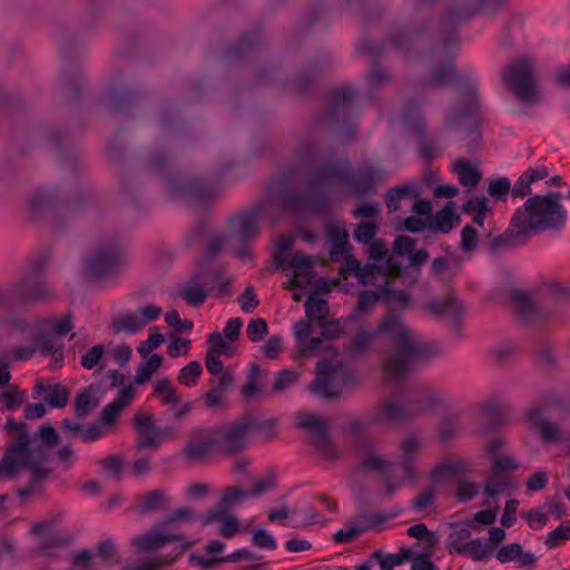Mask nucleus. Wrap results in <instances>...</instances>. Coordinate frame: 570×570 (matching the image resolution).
Returning a JSON list of instances; mask_svg holds the SVG:
<instances>
[{
    "label": "nucleus",
    "mask_w": 570,
    "mask_h": 570,
    "mask_svg": "<svg viewBox=\"0 0 570 570\" xmlns=\"http://www.w3.org/2000/svg\"><path fill=\"white\" fill-rule=\"evenodd\" d=\"M383 179V170L370 165L354 170L348 160L323 164L307 176V191L286 189L277 197V203L289 214L322 215L328 210L327 188L334 180L342 183L353 195L364 197L375 195Z\"/></svg>",
    "instance_id": "obj_1"
},
{
    "label": "nucleus",
    "mask_w": 570,
    "mask_h": 570,
    "mask_svg": "<svg viewBox=\"0 0 570 570\" xmlns=\"http://www.w3.org/2000/svg\"><path fill=\"white\" fill-rule=\"evenodd\" d=\"M380 334L391 335L396 348L395 353L387 355L383 361V371L390 379H404L419 364L440 353L435 344L417 341L396 313L386 314L373 332L358 330L345 344V351L352 356H361L370 351L372 342Z\"/></svg>",
    "instance_id": "obj_2"
},
{
    "label": "nucleus",
    "mask_w": 570,
    "mask_h": 570,
    "mask_svg": "<svg viewBox=\"0 0 570 570\" xmlns=\"http://www.w3.org/2000/svg\"><path fill=\"white\" fill-rule=\"evenodd\" d=\"M454 83L464 90L468 100L463 106L453 108L446 114L445 125L464 129L465 136L471 137L468 151L472 153L481 141L482 117L478 80L473 73H459L453 62L436 66L424 80V87L428 88H442Z\"/></svg>",
    "instance_id": "obj_3"
},
{
    "label": "nucleus",
    "mask_w": 570,
    "mask_h": 570,
    "mask_svg": "<svg viewBox=\"0 0 570 570\" xmlns=\"http://www.w3.org/2000/svg\"><path fill=\"white\" fill-rule=\"evenodd\" d=\"M174 160L165 138L158 139L146 154L141 170L146 175L167 176L168 191L174 196H180L200 206L206 205L216 196V185L203 178H191L177 181L168 175Z\"/></svg>",
    "instance_id": "obj_4"
},
{
    "label": "nucleus",
    "mask_w": 570,
    "mask_h": 570,
    "mask_svg": "<svg viewBox=\"0 0 570 570\" xmlns=\"http://www.w3.org/2000/svg\"><path fill=\"white\" fill-rule=\"evenodd\" d=\"M88 193L79 189L72 196L60 197L58 187L36 189L29 198V212L33 219H48L55 229H60L65 222L78 217L85 209Z\"/></svg>",
    "instance_id": "obj_5"
},
{
    "label": "nucleus",
    "mask_w": 570,
    "mask_h": 570,
    "mask_svg": "<svg viewBox=\"0 0 570 570\" xmlns=\"http://www.w3.org/2000/svg\"><path fill=\"white\" fill-rule=\"evenodd\" d=\"M561 198L558 191L531 196L515 209V220H520L530 235L544 230L560 232L568 219Z\"/></svg>",
    "instance_id": "obj_6"
},
{
    "label": "nucleus",
    "mask_w": 570,
    "mask_h": 570,
    "mask_svg": "<svg viewBox=\"0 0 570 570\" xmlns=\"http://www.w3.org/2000/svg\"><path fill=\"white\" fill-rule=\"evenodd\" d=\"M508 0H451L440 20L444 32L442 49L448 52L453 45L459 43V26L472 17L484 13L495 16L507 4Z\"/></svg>",
    "instance_id": "obj_7"
},
{
    "label": "nucleus",
    "mask_w": 570,
    "mask_h": 570,
    "mask_svg": "<svg viewBox=\"0 0 570 570\" xmlns=\"http://www.w3.org/2000/svg\"><path fill=\"white\" fill-rule=\"evenodd\" d=\"M48 255L41 254L29 265L19 282L1 293V303L12 306L16 303L49 301L55 293L45 279Z\"/></svg>",
    "instance_id": "obj_8"
},
{
    "label": "nucleus",
    "mask_w": 570,
    "mask_h": 570,
    "mask_svg": "<svg viewBox=\"0 0 570 570\" xmlns=\"http://www.w3.org/2000/svg\"><path fill=\"white\" fill-rule=\"evenodd\" d=\"M357 96L358 91L353 86L335 88L328 98L325 111L320 117V121L327 126L341 128L345 141L356 137L357 127L353 121V115Z\"/></svg>",
    "instance_id": "obj_9"
},
{
    "label": "nucleus",
    "mask_w": 570,
    "mask_h": 570,
    "mask_svg": "<svg viewBox=\"0 0 570 570\" xmlns=\"http://www.w3.org/2000/svg\"><path fill=\"white\" fill-rule=\"evenodd\" d=\"M416 17L424 19L420 23L411 24L409 27H396L391 32L387 42L391 46L406 55L416 50L421 46L431 42L430 23L432 20V10L439 0H411Z\"/></svg>",
    "instance_id": "obj_10"
},
{
    "label": "nucleus",
    "mask_w": 570,
    "mask_h": 570,
    "mask_svg": "<svg viewBox=\"0 0 570 570\" xmlns=\"http://www.w3.org/2000/svg\"><path fill=\"white\" fill-rule=\"evenodd\" d=\"M126 263L125 244L118 236L100 240L87 257L86 268L95 279H104L120 272Z\"/></svg>",
    "instance_id": "obj_11"
},
{
    "label": "nucleus",
    "mask_w": 570,
    "mask_h": 570,
    "mask_svg": "<svg viewBox=\"0 0 570 570\" xmlns=\"http://www.w3.org/2000/svg\"><path fill=\"white\" fill-rule=\"evenodd\" d=\"M435 405L433 400L404 399L401 403L382 402L368 411V422L376 425H400L413 417L430 412Z\"/></svg>",
    "instance_id": "obj_12"
},
{
    "label": "nucleus",
    "mask_w": 570,
    "mask_h": 570,
    "mask_svg": "<svg viewBox=\"0 0 570 570\" xmlns=\"http://www.w3.org/2000/svg\"><path fill=\"white\" fill-rule=\"evenodd\" d=\"M501 79L507 89L522 104L535 105L539 92L530 59H518L501 71Z\"/></svg>",
    "instance_id": "obj_13"
},
{
    "label": "nucleus",
    "mask_w": 570,
    "mask_h": 570,
    "mask_svg": "<svg viewBox=\"0 0 570 570\" xmlns=\"http://www.w3.org/2000/svg\"><path fill=\"white\" fill-rule=\"evenodd\" d=\"M276 422V419L257 422L253 414L246 413L240 420L226 428L220 435H217L218 452L224 454H236L243 451L246 446V438L255 425H258L259 429L268 428L273 430Z\"/></svg>",
    "instance_id": "obj_14"
},
{
    "label": "nucleus",
    "mask_w": 570,
    "mask_h": 570,
    "mask_svg": "<svg viewBox=\"0 0 570 570\" xmlns=\"http://www.w3.org/2000/svg\"><path fill=\"white\" fill-rule=\"evenodd\" d=\"M296 426L309 431V444L327 461H336L338 451L331 440L328 423L315 415L301 413Z\"/></svg>",
    "instance_id": "obj_15"
},
{
    "label": "nucleus",
    "mask_w": 570,
    "mask_h": 570,
    "mask_svg": "<svg viewBox=\"0 0 570 570\" xmlns=\"http://www.w3.org/2000/svg\"><path fill=\"white\" fill-rule=\"evenodd\" d=\"M132 426L138 433L137 449H156L164 439L175 435V428L171 425L156 426L151 413H138L132 419Z\"/></svg>",
    "instance_id": "obj_16"
},
{
    "label": "nucleus",
    "mask_w": 570,
    "mask_h": 570,
    "mask_svg": "<svg viewBox=\"0 0 570 570\" xmlns=\"http://www.w3.org/2000/svg\"><path fill=\"white\" fill-rule=\"evenodd\" d=\"M265 212V204L258 203L252 209L229 217L228 227L240 243L255 240L261 234L259 216Z\"/></svg>",
    "instance_id": "obj_17"
},
{
    "label": "nucleus",
    "mask_w": 570,
    "mask_h": 570,
    "mask_svg": "<svg viewBox=\"0 0 570 570\" xmlns=\"http://www.w3.org/2000/svg\"><path fill=\"white\" fill-rule=\"evenodd\" d=\"M531 238L530 233L520 220H515L513 214L509 227L500 235L491 238L488 253L491 256H497L502 253L514 250L518 247L525 245Z\"/></svg>",
    "instance_id": "obj_18"
},
{
    "label": "nucleus",
    "mask_w": 570,
    "mask_h": 570,
    "mask_svg": "<svg viewBox=\"0 0 570 570\" xmlns=\"http://www.w3.org/2000/svg\"><path fill=\"white\" fill-rule=\"evenodd\" d=\"M423 101L419 105L409 102L403 111V119L406 126L411 127L419 139L420 154L423 159L432 160L436 157L433 139L426 137L424 116L421 110Z\"/></svg>",
    "instance_id": "obj_19"
},
{
    "label": "nucleus",
    "mask_w": 570,
    "mask_h": 570,
    "mask_svg": "<svg viewBox=\"0 0 570 570\" xmlns=\"http://www.w3.org/2000/svg\"><path fill=\"white\" fill-rule=\"evenodd\" d=\"M424 311L439 320H448L452 330L459 331V322L463 313V304L453 292H448L443 298H432L424 304Z\"/></svg>",
    "instance_id": "obj_20"
},
{
    "label": "nucleus",
    "mask_w": 570,
    "mask_h": 570,
    "mask_svg": "<svg viewBox=\"0 0 570 570\" xmlns=\"http://www.w3.org/2000/svg\"><path fill=\"white\" fill-rule=\"evenodd\" d=\"M335 365L330 361H320L316 365V377L308 384V391L324 400H335L342 394L340 386L334 384Z\"/></svg>",
    "instance_id": "obj_21"
},
{
    "label": "nucleus",
    "mask_w": 570,
    "mask_h": 570,
    "mask_svg": "<svg viewBox=\"0 0 570 570\" xmlns=\"http://www.w3.org/2000/svg\"><path fill=\"white\" fill-rule=\"evenodd\" d=\"M384 48V41H375L371 39H362L356 48L360 53L366 55L372 59L373 66L367 75V83L372 90L390 81L389 72L379 63V59L382 56Z\"/></svg>",
    "instance_id": "obj_22"
},
{
    "label": "nucleus",
    "mask_w": 570,
    "mask_h": 570,
    "mask_svg": "<svg viewBox=\"0 0 570 570\" xmlns=\"http://www.w3.org/2000/svg\"><path fill=\"white\" fill-rule=\"evenodd\" d=\"M193 279L198 281L209 294L216 298L229 296L232 294V278H224L223 272L218 267L209 266L206 263L198 262V269L193 274Z\"/></svg>",
    "instance_id": "obj_23"
},
{
    "label": "nucleus",
    "mask_w": 570,
    "mask_h": 570,
    "mask_svg": "<svg viewBox=\"0 0 570 570\" xmlns=\"http://www.w3.org/2000/svg\"><path fill=\"white\" fill-rule=\"evenodd\" d=\"M214 452H218L217 434L207 429L194 430L191 440L183 449V455L188 461L204 460Z\"/></svg>",
    "instance_id": "obj_24"
},
{
    "label": "nucleus",
    "mask_w": 570,
    "mask_h": 570,
    "mask_svg": "<svg viewBox=\"0 0 570 570\" xmlns=\"http://www.w3.org/2000/svg\"><path fill=\"white\" fill-rule=\"evenodd\" d=\"M332 66L331 56L326 51L320 52L314 59L308 60L296 73L293 85L298 92H307L314 85L315 80L324 70Z\"/></svg>",
    "instance_id": "obj_25"
},
{
    "label": "nucleus",
    "mask_w": 570,
    "mask_h": 570,
    "mask_svg": "<svg viewBox=\"0 0 570 570\" xmlns=\"http://www.w3.org/2000/svg\"><path fill=\"white\" fill-rule=\"evenodd\" d=\"M29 443L30 441H24V438H18L7 448L0 459V478L13 474L19 465L29 464V459L32 456Z\"/></svg>",
    "instance_id": "obj_26"
},
{
    "label": "nucleus",
    "mask_w": 570,
    "mask_h": 570,
    "mask_svg": "<svg viewBox=\"0 0 570 570\" xmlns=\"http://www.w3.org/2000/svg\"><path fill=\"white\" fill-rule=\"evenodd\" d=\"M261 30L254 27L245 31L237 41L228 45L224 51L227 62H237L250 56L261 46Z\"/></svg>",
    "instance_id": "obj_27"
},
{
    "label": "nucleus",
    "mask_w": 570,
    "mask_h": 570,
    "mask_svg": "<svg viewBox=\"0 0 570 570\" xmlns=\"http://www.w3.org/2000/svg\"><path fill=\"white\" fill-rule=\"evenodd\" d=\"M397 512L386 515L382 512H375L370 514H361L357 520L361 522L360 527L352 525L347 529H340L333 535L335 543L343 544L352 542L363 532L370 531L380 524L384 523L389 518L396 517Z\"/></svg>",
    "instance_id": "obj_28"
},
{
    "label": "nucleus",
    "mask_w": 570,
    "mask_h": 570,
    "mask_svg": "<svg viewBox=\"0 0 570 570\" xmlns=\"http://www.w3.org/2000/svg\"><path fill=\"white\" fill-rule=\"evenodd\" d=\"M59 50L63 60L62 79L70 89L71 98L76 99L82 91L83 81L78 75H71L68 63L78 53L79 42L73 37H66L61 40Z\"/></svg>",
    "instance_id": "obj_29"
},
{
    "label": "nucleus",
    "mask_w": 570,
    "mask_h": 570,
    "mask_svg": "<svg viewBox=\"0 0 570 570\" xmlns=\"http://www.w3.org/2000/svg\"><path fill=\"white\" fill-rule=\"evenodd\" d=\"M140 96L125 83H111L108 89L110 111L114 114H127L138 102Z\"/></svg>",
    "instance_id": "obj_30"
},
{
    "label": "nucleus",
    "mask_w": 570,
    "mask_h": 570,
    "mask_svg": "<svg viewBox=\"0 0 570 570\" xmlns=\"http://www.w3.org/2000/svg\"><path fill=\"white\" fill-rule=\"evenodd\" d=\"M199 522L203 527L219 522L218 533L225 538H233L240 530L239 519L230 512L207 510L199 515Z\"/></svg>",
    "instance_id": "obj_31"
},
{
    "label": "nucleus",
    "mask_w": 570,
    "mask_h": 570,
    "mask_svg": "<svg viewBox=\"0 0 570 570\" xmlns=\"http://www.w3.org/2000/svg\"><path fill=\"white\" fill-rule=\"evenodd\" d=\"M421 195V186L419 184L404 183L390 188L384 195V204L389 213L400 210L401 202L404 199H416Z\"/></svg>",
    "instance_id": "obj_32"
},
{
    "label": "nucleus",
    "mask_w": 570,
    "mask_h": 570,
    "mask_svg": "<svg viewBox=\"0 0 570 570\" xmlns=\"http://www.w3.org/2000/svg\"><path fill=\"white\" fill-rule=\"evenodd\" d=\"M460 222V215L455 213V203L448 202L428 222V228L432 233L449 234L454 225Z\"/></svg>",
    "instance_id": "obj_33"
},
{
    "label": "nucleus",
    "mask_w": 570,
    "mask_h": 570,
    "mask_svg": "<svg viewBox=\"0 0 570 570\" xmlns=\"http://www.w3.org/2000/svg\"><path fill=\"white\" fill-rule=\"evenodd\" d=\"M38 346L42 355H50L51 363L49 367L51 370H58L63 365V342L52 333H39L38 334Z\"/></svg>",
    "instance_id": "obj_34"
},
{
    "label": "nucleus",
    "mask_w": 570,
    "mask_h": 570,
    "mask_svg": "<svg viewBox=\"0 0 570 570\" xmlns=\"http://www.w3.org/2000/svg\"><path fill=\"white\" fill-rule=\"evenodd\" d=\"M37 394H43V400L51 409H63L68 403L69 392L68 389L60 384H45L37 383L33 387Z\"/></svg>",
    "instance_id": "obj_35"
},
{
    "label": "nucleus",
    "mask_w": 570,
    "mask_h": 570,
    "mask_svg": "<svg viewBox=\"0 0 570 570\" xmlns=\"http://www.w3.org/2000/svg\"><path fill=\"white\" fill-rule=\"evenodd\" d=\"M184 540L185 538L183 534L159 531L136 538L134 540V544L141 551L149 552L163 547L167 542H179L180 546L186 542ZM176 547H178V544Z\"/></svg>",
    "instance_id": "obj_36"
},
{
    "label": "nucleus",
    "mask_w": 570,
    "mask_h": 570,
    "mask_svg": "<svg viewBox=\"0 0 570 570\" xmlns=\"http://www.w3.org/2000/svg\"><path fill=\"white\" fill-rule=\"evenodd\" d=\"M191 547L190 542L181 543L178 547H175L171 554L169 556H158L155 558H150L145 560L140 564H130L122 567L120 570H158L159 568L167 567L173 564L176 559L183 554L184 551L188 550Z\"/></svg>",
    "instance_id": "obj_37"
},
{
    "label": "nucleus",
    "mask_w": 570,
    "mask_h": 570,
    "mask_svg": "<svg viewBox=\"0 0 570 570\" xmlns=\"http://www.w3.org/2000/svg\"><path fill=\"white\" fill-rule=\"evenodd\" d=\"M471 472L470 463L466 460H456L451 462L439 463L431 472V481L433 483H442L451 476H465Z\"/></svg>",
    "instance_id": "obj_38"
},
{
    "label": "nucleus",
    "mask_w": 570,
    "mask_h": 570,
    "mask_svg": "<svg viewBox=\"0 0 570 570\" xmlns=\"http://www.w3.org/2000/svg\"><path fill=\"white\" fill-rule=\"evenodd\" d=\"M249 499V491L239 487H228L224 489L216 507L213 511L230 512Z\"/></svg>",
    "instance_id": "obj_39"
},
{
    "label": "nucleus",
    "mask_w": 570,
    "mask_h": 570,
    "mask_svg": "<svg viewBox=\"0 0 570 570\" xmlns=\"http://www.w3.org/2000/svg\"><path fill=\"white\" fill-rule=\"evenodd\" d=\"M456 552L468 556L473 561H489L492 557V548L484 542L483 538L472 539L456 548Z\"/></svg>",
    "instance_id": "obj_40"
},
{
    "label": "nucleus",
    "mask_w": 570,
    "mask_h": 570,
    "mask_svg": "<svg viewBox=\"0 0 570 570\" xmlns=\"http://www.w3.org/2000/svg\"><path fill=\"white\" fill-rule=\"evenodd\" d=\"M209 295V291L205 289L198 281L193 279V275L180 292V297L187 305L196 308L200 307Z\"/></svg>",
    "instance_id": "obj_41"
},
{
    "label": "nucleus",
    "mask_w": 570,
    "mask_h": 570,
    "mask_svg": "<svg viewBox=\"0 0 570 570\" xmlns=\"http://www.w3.org/2000/svg\"><path fill=\"white\" fill-rule=\"evenodd\" d=\"M454 170L462 186L473 188L482 179L481 171L473 167L466 158H459L454 164Z\"/></svg>",
    "instance_id": "obj_42"
},
{
    "label": "nucleus",
    "mask_w": 570,
    "mask_h": 570,
    "mask_svg": "<svg viewBox=\"0 0 570 570\" xmlns=\"http://www.w3.org/2000/svg\"><path fill=\"white\" fill-rule=\"evenodd\" d=\"M165 500V492L158 489L140 494L137 497V511L141 515L149 514L161 509Z\"/></svg>",
    "instance_id": "obj_43"
},
{
    "label": "nucleus",
    "mask_w": 570,
    "mask_h": 570,
    "mask_svg": "<svg viewBox=\"0 0 570 570\" xmlns=\"http://www.w3.org/2000/svg\"><path fill=\"white\" fill-rule=\"evenodd\" d=\"M372 559L379 561L381 570H393L395 567L402 564L406 560L413 559L411 549H401L399 553H383L381 550H376L372 556Z\"/></svg>",
    "instance_id": "obj_44"
},
{
    "label": "nucleus",
    "mask_w": 570,
    "mask_h": 570,
    "mask_svg": "<svg viewBox=\"0 0 570 570\" xmlns=\"http://www.w3.org/2000/svg\"><path fill=\"white\" fill-rule=\"evenodd\" d=\"M99 404L98 400L94 397L92 386H88L78 392L75 400V414L79 420L85 419L91 410L97 407Z\"/></svg>",
    "instance_id": "obj_45"
},
{
    "label": "nucleus",
    "mask_w": 570,
    "mask_h": 570,
    "mask_svg": "<svg viewBox=\"0 0 570 570\" xmlns=\"http://www.w3.org/2000/svg\"><path fill=\"white\" fill-rule=\"evenodd\" d=\"M111 326L117 334L121 332L136 334L145 326V321H141L136 314L128 313L115 317L111 322Z\"/></svg>",
    "instance_id": "obj_46"
},
{
    "label": "nucleus",
    "mask_w": 570,
    "mask_h": 570,
    "mask_svg": "<svg viewBox=\"0 0 570 570\" xmlns=\"http://www.w3.org/2000/svg\"><path fill=\"white\" fill-rule=\"evenodd\" d=\"M510 298L514 304L515 312L521 317H529L538 314L539 307L533 303L532 298L527 294L518 289H512Z\"/></svg>",
    "instance_id": "obj_47"
},
{
    "label": "nucleus",
    "mask_w": 570,
    "mask_h": 570,
    "mask_svg": "<svg viewBox=\"0 0 570 570\" xmlns=\"http://www.w3.org/2000/svg\"><path fill=\"white\" fill-rule=\"evenodd\" d=\"M286 267L293 268L297 276L312 278L314 276L313 262L309 255L296 252L286 259Z\"/></svg>",
    "instance_id": "obj_48"
},
{
    "label": "nucleus",
    "mask_w": 570,
    "mask_h": 570,
    "mask_svg": "<svg viewBox=\"0 0 570 570\" xmlns=\"http://www.w3.org/2000/svg\"><path fill=\"white\" fill-rule=\"evenodd\" d=\"M547 299L554 305L549 313L560 314L563 312V305L570 301V289L560 284H551L548 287Z\"/></svg>",
    "instance_id": "obj_49"
},
{
    "label": "nucleus",
    "mask_w": 570,
    "mask_h": 570,
    "mask_svg": "<svg viewBox=\"0 0 570 570\" xmlns=\"http://www.w3.org/2000/svg\"><path fill=\"white\" fill-rule=\"evenodd\" d=\"M304 307L306 316L311 321H315L317 324L323 322L330 313L328 302L324 298H317L314 296H309L306 299Z\"/></svg>",
    "instance_id": "obj_50"
},
{
    "label": "nucleus",
    "mask_w": 570,
    "mask_h": 570,
    "mask_svg": "<svg viewBox=\"0 0 570 570\" xmlns=\"http://www.w3.org/2000/svg\"><path fill=\"white\" fill-rule=\"evenodd\" d=\"M389 268L394 277L401 278L409 286H413L420 281V272L410 264L403 265L401 262L391 261Z\"/></svg>",
    "instance_id": "obj_51"
},
{
    "label": "nucleus",
    "mask_w": 570,
    "mask_h": 570,
    "mask_svg": "<svg viewBox=\"0 0 570 570\" xmlns=\"http://www.w3.org/2000/svg\"><path fill=\"white\" fill-rule=\"evenodd\" d=\"M262 375H263V371H262L261 366L255 362L250 363L248 371H247V382L242 387V391H240L242 395L245 399H253L258 393H261L262 390L259 387V379Z\"/></svg>",
    "instance_id": "obj_52"
},
{
    "label": "nucleus",
    "mask_w": 570,
    "mask_h": 570,
    "mask_svg": "<svg viewBox=\"0 0 570 570\" xmlns=\"http://www.w3.org/2000/svg\"><path fill=\"white\" fill-rule=\"evenodd\" d=\"M154 393L161 399L163 404L176 406L181 402L177 390L171 385L169 379L164 377L156 382Z\"/></svg>",
    "instance_id": "obj_53"
},
{
    "label": "nucleus",
    "mask_w": 570,
    "mask_h": 570,
    "mask_svg": "<svg viewBox=\"0 0 570 570\" xmlns=\"http://www.w3.org/2000/svg\"><path fill=\"white\" fill-rule=\"evenodd\" d=\"M295 161L302 167H312L318 159V148L312 141L303 142L294 153Z\"/></svg>",
    "instance_id": "obj_54"
},
{
    "label": "nucleus",
    "mask_w": 570,
    "mask_h": 570,
    "mask_svg": "<svg viewBox=\"0 0 570 570\" xmlns=\"http://www.w3.org/2000/svg\"><path fill=\"white\" fill-rule=\"evenodd\" d=\"M508 473L502 472L494 465L491 468L489 480L485 482L483 492L485 495L495 498L499 492L507 485Z\"/></svg>",
    "instance_id": "obj_55"
},
{
    "label": "nucleus",
    "mask_w": 570,
    "mask_h": 570,
    "mask_svg": "<svg viewBox=\"0 0 570 570\" xmlns=\"http://www.w3.org/2000/svg\"><path fill=\"white\" fill-rule=\"evenodd\" d=\"M202 374V364L198 361H191L180 368L177 381L184 386L193 387L198 383Z\"/></svg>",
    "instance_id": "obj_56"
},
{
    "label": "nucleus",
    "mask_w": 570,
    "mask_h": 570,
    "mask_svg": "<svg viewBox=\"0 0 570 570\" xmlns=\"http://www.w3.org/2000/svg\"><path fill=\"white\" fill-rule=\"evenodd\" d=\"M482 412L492 421L491 429H497L508 421V410L504 404L489 402L482 406Z\"/></svg>",
    "instance_id": "obj_57"
},
{
    "label": "nucleus",
    "mask_w": 570,
    "mask_h": 570,
    "mask_svg": "<svg viewBox=\"0 0 570 570\" xmlns=\"http://www.w3.org/2000/svg\"><path fill=\"white\" fill-rule=\"evenodd\" d=\"M455 528L446 538L445 547L452 553L456 552V548L461 547L459 543L468 540L471 537V521H466L464 523H455L453 524Z\"/></svg>",
    "instance_id": "obj_58"
},
{
    "label": "nucleus",
    "mask_w": 570,
    "mask_h": 570,
    "mask_svg": "<svg viewBox=\"0 0 570 570\" xmlns=\"http://www.w3.org/2000/svg\"><path fill=\"white\" fill-rule=\"evenodd\" d=\"M299 379L298 372L292 368H284L276 373L272 392L281 393L294 385Z\"/></svg>",
    "instance_id": "obj_59"
},
{
    "label": "nucleus",
    "mask_w": 570,
    "mask_h": 570,
    "mask_svg": "<svg viewBox=\"0 0 570 570\" xmlns=\"http://www.w3.org/2000/svg\"><path fill=\"white\" fill-rule=\"evenodd\" d=\"M159 128L165 136H174L180 131L176 124V112L171 108H161L159 110Z\"/></svg>",
    "instance_id": "obj_60"
},
{
    "label": "nucleus",
    "mask_w": 570,
    "mask_h": 570,
    "mask_svg": "<svg viewBox=\"0 0 570 570\" xmlns=\"http://www.w3.org/2000/svg\"><path fill=\"white\" fill-rule=\"evenodd\" d=\"M328 240L331 243L330 256L332 259H336L337 256L343 255L346 252L347 234L338 228H333L328 233Z\"/></svg>",
    "instance_id": "obj_61"
},
{
    "label": "nucleus",
    "mask_w": 570,
    "mask_h": 570,
    "mask_svg": "<svg viewBox=\"0 0 570 570\" xmlns=\"http://www.w3.org/2000/svg\"><path fill=\"white\" fill-rule=\"evenodd\" d=\"M459 431V417L455 414L444 415L440 424L441 443L450 442Z\"/></svg>",
    "instance_id": "obj_62"
},
{
    "label": "nucleus",
    "mask_w": 570,
    "mask_h": 570,
    "mask_svg": "<svg viewBox=\"0 0 570 570\" xmlns=\"http://www.w3.org/2000/svg\"><path fill=\"white\" fill-rule=\"evenodd\" d=\"M392 465L389 462L377 455H366L357 465V469L363 472L379 471L382 474H387V468Z\"/></svg>",
    "instance_id": "obj_63"
},
{
    "label": "nucleus",
    "mask_w": 570,
    "mask_h": 570,
    "mask_svg": "<svg viewBox=\"0 0 570 570\" xmlns=\"http://www.w3.org/2000/svg\"><path fill=\"white\" fill-rule=\"evenodd\" d=\"M268 334V326L267 322L264 318H255L252 320L246 327V335L247 338L253 342L257 343L265 338V336Z\"/></svg>",
    "instance_id": "obj_64"
}]
</instances>
